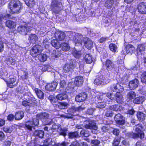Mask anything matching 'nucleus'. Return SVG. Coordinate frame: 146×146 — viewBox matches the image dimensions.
Listing matches in <instances>:
<instances>
[{"mask_svg":"<svg viewBox=\"0 0 146 146\" xmlns=\"http://www.w3.org/2000/svg\"><path fill=\"white\" fill-rule=\"evenodd\" d=\"M134 129L137 133H132L131 135V137L133 138H140L142 139L144 137V134L142 131L143 127L141 124H138L134 127Z\"/></svg>","mask_w":146,"mask_h":146,"instance_id":"f257e3e1","label":"nucleus"},{"mask_svg":"<svg viewBox=\"0 0 146 146\" xmlns=\"http://www.w3.org/2000/svg\"><path fill=\"white\" fill-rule=\"evenodd\" d=\"M13 4L12 6L10 7V13L13 14L15 13H19L21 12V10L23 9L22 4L18 1H14L13 3L11 2L9 3V5H11Z\"/></svg>","mask_w":146,"mask_h":146,"instance_id":"f03ea898","label":"nucleus"},{"mask_svg":"<svg viewBox=\"0 0 146 146\" xmlns=\"http://www.w3.org/2000/svg\"><path fill=\"white\" fill-rule=\"evenodd\" d=\"M67 35L71 40L74 41L76 44L78 43L82 44L83 38L81 34L70 31L68 33Z\"/></svg>","mask_w":146,"mask_h":146,"instance_id":"7ed1b4c3","label":"nucleus"},{"mask_svg":"<svg viewBox=\"0 0 146 146\" xmlns=\"http://www.w3.org/2000/svg\"><path fill=\"white\" fill-rule=\"evenodd\" d=\"M40 118L43 124L44 125H50L52 122V119L49 118V115L46 113H40L37 115Z\"/></svg>","mask_w":146,"mask_h":146,"instance_id":"20e7f679","label":"nucleus"},{"mask_svg":"<svg viewBox=\"0 0 146 146\" xmlns=\"http://www.w3.org/2000/svg\"><path fill=\"white\" fill-rule=\"evenodd\" d=\"M107 97L111 100H113L115 99L116 101L118 103H121L123 102V99L122 96L120 93H108L106 94Z\"/></svg>","mask_w":146,"mask_h":146,"instance_id":"39448f33","label":"nucleus"},{"mask_svg":"<svg viewBox=\"0 0 146 146\" xmlns=\"http://www.w3.org/2000/svg\"><path fill=\"white\" fill-rule=\"evenodd\" d=\"M59 3L57 0H53L51 4V9L55 14H59L61 10Z\"/></svg>","mask_w":146,"mask_h":146,"instance_id":"423d86ee","label":"nucleus"},{"mask_svg":"<svg viewBox=\"0 0 146 146\" xmlns=\"http://www.w3.org/2000/svg\"><path fill=\"white\" fill-rule=\"evenodd\" d=\"M84 125L85 127L88 129H93L95 131L98 129V127L93 120H89L85 121L84 122Z\"/></svg>","mask_w":146,"mask_h":146,"instance_id":"0eeeda50","label":"nucleus"},{"mask_svg":"<svg viewBox=\"0 0 146 146\" xmlns=\"http://www.w3.org/2000/svg\"><path fill=\"white\" fill-rule=\"evenodd\" d=\"M41 47L39 45H36L33 46L30 51V54L33 56H36L41 52Z\"/></svg>","mask_w":146,"mask_h":146,"instance_id":"6e6552de","label":"nucleus"},{"mask_svg":"<svg viewBox=\"0 0 146 146\" xmlns=\"http://www.w3.org/2000/svg\"><path fill=\"white\" fill-rule=\"evenodd\" d=\"M111 88L112 91L116 92V93H120L124 90L123 86L118 83L113 84L111 86Z\"/></svg>","mask_w":146,"mask_h":146,"instance_id":"1a4fd4ad","label":"nucleus"},{"mask_svg":"<svg viewBox=\"0 0 146 146\" xmlns=\"http://www.w3.org/2000/svg\"><path fill=\"white\" fill-rule=\"evenodd\" d=\"M138 11L141 14H146V3L142 2L139 3L137 7Z\"/></svg>","mask_w":146,"mask_h":146,"instance_id":"9d476101","label":"nucleus"},{"mask_svg":"<svg viewBox=\"0 0 146 146\" xmlns=\"http://www.w3.org/2000/svg\"><path fill=\"white\" fill-rule=\"evenodd\" d=\"M83 40L85 47L88 49H91L93 45L92 41L87 37L84 38Z\"/></svg>","mask_w":146,"mask_h":146,"instance_id":"9b49d317","label":"nucleus"},{"mask_svg":"<svg viewBox=\"0 0 146 146\" xmlns=\"http://www.w3.org/2000/svg\"><path fill=\"white\" fill-rule=\"evenodd\" d=\"M87 96L85 92L80 94L76 96L75 100L76 101L78 102H83L86 100Z\"/></svg>","mask_w":146,"mask_h":146,"instance_id":"f8f14e48","label":"nucleus"},{"mask_svg":"<svg viewBox=\"0 0 146 146\" xmlns=\"http://www.w3.org/2000/svg\"><path fill=\"white\" fill-rule=\"evenodd\" d=\"M56 38L59 40H64L65 37V35L64 32L58 31L55 34Z\"/></svg>","mask_w":146,"mask_h":146,"instance_id":"ddd939ff","label":"nucleus"},{"mask_svg":"<svg viewBox=\"0 0 146 146\" xmlns=\"http://www.w3.org/2000/svg\"><path fill=\"white\" fill-rule=\"evenodd\" d=\"M139 84V81L137 79H135L130 81L129 83V87L130 89H134L138 87Z\"/></svg>","mask_w":146,"mask_h":146,"instance_id":"4468645a","label":"nucleus"},{"mask_svg":"<svg viewBox=\"0 0 146 146\" xmlns=\"http://www.w3.org/2000/svg\"><path fill=\"white\" fill-rule=\"evenodd\" d=\"M83 81V78L82 77L78 76L75 78L74 84L76 86L79 87L82 85Z\"/></svg>","mask_w":146,"mask_h":146,"instance_id":"2eb2a0df","label":"nucleus"},{"mask_svg":"<svg viewBox=\"0 0 146 146\" xmlns=\"http://www.w3.org/2000/svg\"><path fill=\"white\" fill-rule=\"evenodd\" d=\"M57 85V82H54L51 84H47L45 87V88L46 90L49 91L54 90Z\"/></svg>","mask_w":146,"mask_h":146,"instance_id":"dca6fc26","label":"nucleus"},{"mask_svg":"<svg viewBox=\"0 0 146 146\" xmlns=\"http://www.w3.org/2000/svg\"><path fill=\"white\" fill-rule=\"evenodd\" d=\"M135 93L133 91H131L128 92L127 94L126 98L127 100H131L136 96Z\"/></svg>","mask_w":146,"mask_h":146,"instance_id":"f3484780","label":"nucleus"},{"mask_svg":"<svg viewBox=\"0 0 146 146\" xmlns=\"http://www.w3.org/2000/svg\"><path fill=\"white\" fill-rule=\"evenodd\" d=\"M84 108L82 107V106H80L78 107H72L71 109H69L68 112H71V113H69L70 114L72 115H73L74 114V112L82 110L84 109Z\"/></svg>","mask_w":146,"mask_h":146,"instance_id":"a211bd4d","label":"nucleus"},{"mask_svg":"<svg viewBox=\"0 0 146 146\" xmlns=\"http://www.w3.org/2000/svg\"><path fill=\"white\" fill-rule=\"evenodd\" d=\"M84 60L86 63L91 64L94 61V58L92 55L90 54H86L84 57Z\"/></svg>","mask_w":146,"mask_h":146,"instance_id":"6ab92c4d","label":"nucleus"},{"mask_svg":"<svg viewBox=\"0 0 146 146\" xmlns=\"http://www.w3.org/2000/svg\"><path fill=\"white\" fill-rule=\"evenodd\" d=\"M34 90L38 98L40 99H43L44 98V94L40 89L35 88Z\"/></svg>","mask_w":146,"mask_h":146,"instance_id":"aec40b11","label":"nucleus"},{"mask_svg":"<svg viewBox=\"0 0 146 146\" xmlns=\"http://www.w3.org/2000/svg\"><path fill=\"white\" fill-rule=\"evenodd\" d=\"M145 98L143 96H139L136 97L133 100L134 103L137 104H141L145 101Z\"/></svg>","mask_w":146,"mask_h":146,"instance_id":"412c9836","label":"nucleus"},{"mask_svg":"<svg viewBox=\"0 0 146 146\" xmlns=\"http://www.w3.org/2000/svg\"><path fill=\"white\" fill-rule=\"evenodd\" d=\"M5 24L8 27H15L16 23L15 22L10 20H7L5 22Z\"/></svg>","mask_w":146,"mask_h":146,"instance_id":"4be33fe9","label":"nucleus"},{"mask_svg":"<svg viewBox=\"0 0 146 146\" xmlns=\"http://www.w3.org/2000/svg\"><path fill=\"white\" fill-rule=\"evenodd\" d=\"M106 66L108 70H112L114 68V65L112 61L108 60L106 61Z\"/></svg>","mask_w":146,"mask_h":146,"instance_id":"5701e85b","label":"nucleus"},{"mask_svg":"<svg viewBox=\"0 0 146 146\" xmlns=\"http://www.w3.org/2000/svg\"><path fill=\"white\" fill-rule=\"evenodd\" d=\"M44 132L41 130H36L34 133L35 136L38 137L40 138H43L44 135Z\"/></svg>","mask_w":146,"mask_h":146,"instance_id":"b1692460","label":"nucleus"},{"mask_svg":"<svg viewBox=\"0 0 146 146\" xmlns=\"http://www.w3.org/2000/svg\"><path fill=\"white\" fill-rule=\"evenodd\" d=\"M137 116L138 119L141 121H142L145 119V115L143 112L139 111L137 112Z\"/></svg>","mask_w":146,"mask_h":146,"instance_id":"393cba45","label":"nucleus"},{"mask_svg":"<svg viewBox=\"0 0 146 146\" xmlns=\"http://www.w3.org/2000/svg\"><path fill=\"white\" fill-rule=\"evenodd\" d=\"M145 48L142 44L138 45L137 48V54L139 55H142L144 53Z\"/></svg>","mask_w":146,"mask_h":146,"instance_id":"a878e982","label":"nucleus"},{"mask_svg":"<svg viewBox=\"0 0 146 146\" xmlns=\"http://www.w3.org/2000/svg\"><path fill=\"white\" fill-rule=\"evenodd\" d=\"M24 116V113L23 111H21L17 112L15 116V119L19 120L22 119Z\"/></svg>","mask_w":146,"mask_h":146,"instance_id":"bb28decb","label":"nucleus"},{"mask_svg":"<svg viewBox=\"0 0 146 146\" xmlns=\"http://www.w3.org/2000/svg\"><path fill=\"white\" fill-rule=\"evenodd\" d=\"M25 126L26 129L29 131H31L32 128L34 127L33 122L31 121H28L26 122Z\"/></svg>","mask_w":146,"mask_h":146,"instance_id":"cd10ccee","label":"nucleus"},{"mask_svg":"<svg viewBox=\"0 0 146 146\" xmlns=\"http://www.w3.org/2000/svg\"><path fill=\"white\" fill-rule=\"evenodd\" d=\"M110 109L111 110L115 111H118L121 110L122 108L121 106L119 105H115L111 106L110 107Z\"/></svg>","mask_w":146,"mask_h":146,"instance_id":"c85d7f7f","label":"nucleus"},{"mask_svg":"<svg viewBox=\"0 0 146 146\" xmlns=\"http://www.w3.org/2000/svg\"><path fill=\"white\" fill-rule=\"evenodd\" d=\"M48 56L46 54H41L38 56V59L40 61L44 62L47 60Z\"/></svg>","mask_w":146,"mask_h":146,"instance_id":"c756f323","label":"nucleus"},{"mask_svg":"<svg viewBox=\"0 0 146 146\" xmlns=\"http://www.w3.org/2000/svg\"><path fill=\"white\" fill-rule=\"evenodd\" d=\"M114 0H107L105 3V6L108 9L111 8L114 4Z\"/></svg>","mask_w":146,"mask_h":146,"instance_id":"7c9ffc66","label":"nucleus"},{"mask_svg":"<svg viewBox=\"0 0 146 146\" xmlns=\"http://www.w3.org/2000/svg\"><path fill=\"white\" fill-rule=\"evenodd\" d=\"M56 98L58 100L61 101L66 99L67 98V95L66 94H60L57 95Z\"/></svg>","mask_w":146,"mask_h":146,"instance_id":"2f4dec72","label":"nucleus"},{"mask_svg":"<svg viewBox=\"0 0 146 146\" xmlns=\"http://www.w3.org/2000/svg\"><path fill=\"white\" fill-rule=\"evenodd\" d=\"M51 44L52 46L57 49L59 48L60 46V43L56 39L52 40L51 41Z\"/></svg>","mask_w":146,"mask_h":146,"instance_id":"473e14b6","label":"nucleus"},{"mask_svg":"<svg viewBox=\"0 0 146 146\" xmlns=\"http://www.w3.org/2000/svg\"><path fill=\"white\" fill-rule=\"evenodd\" d=\"M29 39L31 42L34 43L38 40V37L35 34H32L30 35Z\"/></svg>","mask_w":146,"mask_h":146,"instance_id":"72a5a7b5","label":"nucleus"},{"mask_svg":"<svg viewBox=\"0 0 146 146\" xmlns=\"http://www.w3.org/2000/svg\"><path fill=\"white\" fill-rule=\"evenodd\" d=\"M72 64H66L63 68V71L64 72H68L70 71L71 69H72Z\"/></svg>","mask_w":146,"mask_h":146,"instance_id":"f704fd0d","label":"nucleus"},{"mask_svg":"<svg viewBox=\"0 0 146 146\" xmlns=\"http://www.w3.org/2000/svg\"><path fill=\"white\" fill-rule=\"evenodd\" d=\"M62 50L64 51H68L70 49L69 44L67 43H63L60 45Z\"/></svg>","mask_w":146,"mask_h":146,"instance_id":"c9c22d12","label":"nucleus"},{"mask_svg":"<svg viewBox=\"0 0 146 146\" xmlns=\"http://www.w3.org/2000/svg\"><path fill=\"white\" fill-rule=\"evenodd\" d=\"M18 31L22 35H27V33H26V32H28V31H29V28H18Z\"/></svg>","mask_w":146,"mask_h":146,"instance_id":"e433bc0d","label":"nucleus"},{"mask_svg":"<svg viewBox=\"0 0 146 146\" xmlns=\"http://www.w3.org/2000/svg\"><path fill=\"white\" fill-rule=\"evenodd\" d=\"M126 52L127 53L132 52L133 50H135L134 47L132 45L129 44L126 46Z\"/></svg>","mask_w":146,"mask_h":146,"instance_id":"4c0bfd02","label":"nucleus"},{"mask_svg":"<svg viewBox=\"0 0 146 146\" xmlns=\"http://www.w3.org/2000/svg\"><path fill=\"white\" fill-rule=\"evenodd\" d=\"M25 3L26 5L30 8L33 7L35 4L34 0H26Z\"/></svg>","mask_w":146,"mask_h":146,"instance_id":"58836bf2","label":"nucleus"},{"mask_svg":"<svg viewBox=\"0 0 146 146\" xmlns=\"http://www.w3.org/2000/svg\"><path fill=\"white\" fill-rule=\"evenodd\" d=\"M102 77H98L94 81V84L96 85H103Z\"/></svg>","mask_w":146,"mask_h":146,"instance_id":"ea45409f","label":"nucleus"},{"mask_svg":"<svg viewBox=\"0 0 146 146\" xmlns=\"http://www.w3.org/2000/svg\"><path fill=\"white\" fill-rule=\"evenodd\" d=\"M109 47L110 50L113 52H117V47L115 44L111 43L110 44Z\"/></svg>","mask_w":146,"mask_h":146,"instance_id":"a19ab883","label":"nucleus"},{"mask_svg":"<svg viewBox=\"0 0 146 146\" xmlns=\"http://www.w3.org/2000/svg\"><path fill=\"white\" fill-rule=\"evenodd\" d=\"M68 104L66 103L61 102L59 104L58 107L60 109H64L66 108Z\"/></svg>","mask_w":146,"mask_h":146,"instance_id":"79ce46f5","label":"nucleus"},{"mask_svg":"<svg viewBox=\"0 0 146 146\" xmlns=\"http://www.w3.org/2000/svg\"><path fill=\"white\" fill-rule=\"evenodd\" d=\"M27 88V87H26V88H25L23 86H20L17 88V92L20 93L25 94L26 93L25 90Z\"/></svg>","mask_w":146,"mask_h":146,"instance_id":"37998d69","label":"nucleus"},{"mask_svg":"<svg viewBox=\"0 0 146 146\" xmlns=\"http://www.w3.org/2000/svg\"><path fill=\"white\" fill-rule=\"evenodd\" d=\"M78 133L76 132H70L68 134L69 138L70 139H72L75 137H78Z\"/></svg>","mask_w":146,"mask_h":146,"instance_id":"c03bdc74","label":"nucleus"},{"mask_svg":"<svg viewBox=\"0 0 146 146\" xmlns=\"http://www.w3.org/2000/svg\"><path fill=\"white\" fill-rule=\"evenodd\" d=\"M80 134L81 135L86 137H88L90 135V133L88 131L84 129L82 130L81 131Z\"/></svg>","mask_w":146,"mask_h":146,"instance_id":"a18cd8bd","label":"nucleus"},{"mask_svg":"<svg viewBox=\"0 0 146 146\" xmlns=\"http://www.w3.org/2000/svg\"><path fill=\"white\" fill-rule=\"evenodd\" d=\"M139 23H140V22L139 23V22H137V21H131L129 23V24L130 25L129 27L133 26L134 27H138Z\"/></svg>","mask_w":146,"mask_h":146,"instance_id":"49530a36","label":"nucleus"},{"mask_svg":"<svg viewBox=\"0 0 146 146\" xmlns=\"http://www.w3.org/2000/svg\"><path fill=\"white\" fill-rule=\"evenodd\" d=\"M105 102H98L97 105L96 107L99 108H104L106 106V101L105 99L104 100Z\"/></svg>","mask_w":146,"mask_h":146,"instance_id":"de8ad7c7","label":"nucleus"},{"mask_svg":"<svg viewBox=\"0 0 146 146\" xmlns=\"http://www.w3.org/2000/svg\"><path fill=\"white\" fill-rule=\"evenodd\" d=\"M51 141L52 139L51 138H48L44 141L43 146L39 145V146H48L49 145L51 144Z\"/></svg>","mask_w":146,"mask_h":146,"instance_id":"09e8293b","label":"nucleus"},{"mask_svg":"<svg viewBox=\"0 0 146 146\" xmlns=\"http://www.w3.org/2000/svg\"><path fill=\"white\" fill-rule=\"evenodd\" d=\"M73 54L75 57L78 58L81 56V52L80 51L75 50L73 52Z\"/></svg>","mask_w":146,"mask_h":146,"instance_id":"8fccbe9b","label":"nucleus"},{"mask_svg":"<svg viewBox=\"0 0 146 146\" xmlns=\"http://www.w3.org/2000/svg\"><path fill=\"white\" fill-rule=\"evenodd\" d=\"M15 79L14 78L10 79V81L9 84V87L10 88H13V87L16 86L15 84L13 85V84L15 82Z\"/></svg>","mask_w":146,"mask_h":146,"instance_id":"3c124183","label":"nucleus"},{"mask_svg":"<svg viewBox=\"0 0 146 146\" xmlns=\"http://www.w3.org/2000/svg\"><path fill=\"white\" fill-rule=\"evenodd\" d=\"M141 78V81L142 82L146 83V72L142 74Z\"/></svg>","mask_w":146,"mask_h":146,"instance_id":"603ef678","label":"nucleus"},{"mask_svg":"<svg viewBox=\"0 0 146 146\" xmlns=\"http://www.w3.org/2000/svg\"><path fill=\"white\" fill-rule=\"evenodd\" d=\"M61 131L60 134L64 137L66 135V132L67 131V128L66 127L61 128Z\"/></svg>","mask_w":146,"mask_h":146,"instance_id":"864d4df0","label":"nucleus"},{"mask_svg":"<svg viewBox=\"0 0 146 146\" xmlns=\"http://www.w3.org/2000/svg\"><path fill=\"white\" fill-rule=\"evenodd\" d=\"M60 53L58 51H56V50L53 51V53L52 54V56L55 58H57L60 55Z\"/></svg>","mask_w":146,"mask_h":146,"instance_id":"5fc2aeb1","label":"nucleus"},{"mask_svg":"<svg viewBox=\"0 0 146 146\" xmlns=\"http://www.w3.org/2000/svg\"><path fill=\"white\" fill-rule=\"evenodd\" d=\"M127 76H123L121 78H120L119 79V81L120 83L124 84L127 82Z\"/></svg>","mask_w":146,"mask_h":146,"instance_id":"6e6d98bb","label":"nucleus"},{"mask_svg":"<svg viewBox=\"0 0 146 146\" xmlns=\"http://www.w3.org/2000/svg\"><path fill=\"white\" fill-rule=\"evenodd\" d=\"M92 146H99L100 141L97 140H94L92 141Z\"/></svg>","mask_w":146,"mask_h":146,"instance_id":"4d7b16f0","label":"nucleus"},{"mask_svg":"<svg viewBox=\"0 0 146 146\" xmlns=\"http://www.w3.org/2000/svg\"><path fill=\"white\" fill-rule=\"evenodd\" d=\"M7 63L8 64L14 65L15 63V60L12 58L8 59L7 60Z\"/></svg>","mask_w":146,"mask_h":146,"instance_id":"13d9d810","label":"nucleus"},{"mask_svg":"<svg viewBox=\"0 0 146 146\" xmlns=\"http://www.w3.org/2000/svg\"><path fill=\"white\" fill-rule=\"evenodd\" d=\"M120 141L119 138L118 137H116L114 139L113 143V145L114 146H118Z\"/></svg>","mask_w":146,"mask_h":146,"instance_id":"bf43d9fd","label":"nucleus"},{"mask_svg":"<svg viewBox=\"0 0 146 146\" xmlns=\"http://www.w3.org/2000/svg\"><path fill=\"white\" fill-rule=\"evenodd\" d=\"M123 118V117L121 115V114L118 113L115 115L114 117V119L115 121H116L120 119H121Z\"/></svg>","mask_w":146,"mask_h":146,"instance_id":"052dcab7","label":"nucleus"},{"mask_svg":"<svg viewBox=\"0 0 146 146\" xmlns=\"http://www.w3.org/2000/svg\"><path fill=\"white\" fill-rule=\"evenodd\" d=\"M3 130L6 133H11L12 132L13 130L11 127H5L3 128Z\"/></svg>","mask_w":146,"mask_h":146,"instance_id":"680f3d73","label":"nucleus"},{"mask_svg":"<svg viewBox=\"0 0 146 146\" xmlns=\"http://www.w3.org/2000/svg\"><path fill=\"white\" fill-rule=\"evenodd\" d=\"M32 121L33 122V125L34 127L35 126H37L38 125L39 122V120L37 119H33Z\"/></svg>","mask_w":146,"mask_h":146,"instance_id":"e2e57ef3","label":"nucleus"},{"mask_svg":"<svg viewBox=\"0 0 146 146\" xmlns=\"http://www.w3.org/2000/svg\"><path fill=\"white\" fill-rule=\"evenodd\" d=\"M22 104L25 106H31L32 104L31 103L29 102L26 101H24L22 102Z\"/></svg>","mask_w":146,"mask_h":146,"instance_id":"0e129e2a","label":"nucleus"},{"mask_svg":"<svg viewBox=\"0 0 146 146\" xmlns=\"http://www.w3.org/2000/svg\"><path fill=\"white\" fill-rule=\"evenodd\" d=\"M106 96L105 94H103L102 93H100L99 94L98 96H97L96 98L98 99L99 100H102L103 98L104 95Z\"/></svg>","mask_w":146,"mask_h":146,"instance_id":"69168bd1","label":"nucleus"},{"mask_svg":"<svg viewBox=\"0 0 146 146\" xmlns=\"http://www.w3.org/2000/svg\"><path fill=\"white\" fill-rule=\"evenodd\" d=\"M106 115L108 117H111L113 115V113L112 111H108L105 113Z\"/></svg>","mask_w":146,"mask_h":146,"instance_id":"338daca9","label":"nucleus"},{"mask_svg":"<svg viewBox=\"0 0 146 146\" xmlns=\"http://www.w3.org/2000/svg\"><path fill=\"white\" fill-rule=\"evenodd\" d=\"M70 146H80V144L77 141L73 142Z\"/></svg>","mask_w":146,"mask_h":146,"instance_id":"774afa93","label":"nucleus"}]
</instances>
